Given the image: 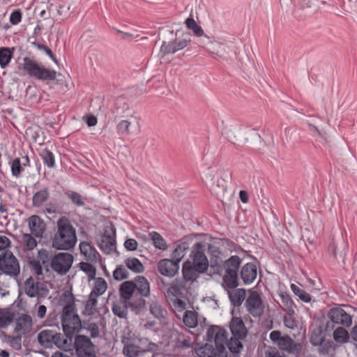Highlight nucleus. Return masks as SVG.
I'll return each instance as SVG.
<instances>
[{
  "mask_svg": "<svg viewBox=\"0 0 357 357\" xmlns=\"http://www.w3.org/2000/svg\"><path fill=\"white\" fill-rule=\"evenodd\" d=\"M77 242L75 229L70 220L64 216L56 222V231L52 238V248L60 250H69Z\"/></svg>",
  "mask_w": 357,
  "mask_h": 357,
  "instance_id": "1",
  "label": "nucleus"
},
{
  "mask_svg": "<svg viewBox=\"0 0 357 357\" xmlns=\"http://www.w3.org/2000/svg\"><path fill=\"white\" fill-rule=\"evenodd\" d=\"M242 263V259L237 255L231 256L225 260L222 264L211 262V269L213 273L220 274L224 272L223 282L229 289H235L238 286V270Z\"/></svg>",
  "mask_w": 357,
  "mask_h": 357,
  "instance_id": "2",
  "label": "nucleus"
},
{
  "mask_svg": "<svg viewBox=\"0 0 357 357\" xmlns=\"http://www.w3.org/2000/svg\"><path fill=\"white\" fill-rule=\"evenodd\" d=\"M61 322L63 333L72 340L82 329V321L77 313L72 297L69 298V301L63 307Z\"/></svg>",
  "mask_w": 357,
  "mask_h": 357,
  "instance_id": "3",
  "label": "nucleus"
},
{
  "mask_svg": "<svg viewBox=\"0 0 357 357\" xmlns=\"http://www.w3.org/2000/svg\"><path fill=\"white\" fill-rule=\"evenodd\" d=\"M229 328L232 335L227 342V348L230 351L229 357H240V353L243 349L241 341L246 337L247 329L240 317H232Z\"/></svg>",
  "mask_w": 357,
  "mask_h": 357,
  "instance_id": "4",
  "label": "nucleus"
},
{
  "mask_svg": "<svg viewBox=\"0 0 357 357\" xmlns=\"http://www.w3.org/2000/svg\"><path fill=\"white\" fill-rule=\"evenodd\" d=\"M38 341L45 348L56 347L63 351H70L73 345L72 340L64 333L50 329L40 331L38 335Z\"/></svg>",
  "mask_w": 357,
  "mask_h": 357,
  "instance_id": "5",
  "label": "nucleus"
},
{
  "mask_svg": "<svg viewBox=\"0 0 357 357\" xmlns=\"http://www.w3.org/2000/svg\"><path fill=\"white\" fill-rule=\"evenodd\" d=\"M22 69L25 74L42 81H53L56 79V72L46 68L36 60L26 56L23 59Z\"/></svg>",
  "mask_w": 357,
  "mask_h": 357,
  "instance_id": "6",
  "label": "nucleus"
},
{
  "mask_svg": "<svg viewBox=\"0 0 357 357\" xmlns=\"http://www.w3.org/2000/svg\"><path fill=\"white\" fill-rule=\"evenodd\" d=\"M77 357H97L96 346L84 335H76L73 345Z\"/></svg>",
  "mask_w": 357,
  "mask_h": 357,
  "instance_id": "7",
  "label": "nucleus"
},
{
  "mask_svg": "<svg viewBox=\"0 0 357 357\" xmlns=\"http://www.w3.org/2000/svg\"><path fill=\"white\" fill-rule=\"evenodd\" d=\"M0 271L10 278H15L20 274L19 261L12 252L7 250L0 254Z\"/></svg>",
  "mask_w": 357,
  "mask_h": 357,
  "instance_id": "8",
  "label": "nucleus"
},
{
  "mask_svg": "<svg viewBox=\"0 0 357 357\" xmlns=\"http://www.w3.org/2000/svg\"><path fill=\"white\" fill-rule=\"evenodd\" d=\"M207 340L208 341H214L215 347L220 352L218 357H229L225 347L227 345V332L226 331L217 326H213L209 328L207 331Z\"/></svg>",
  "mask_w": 357,
  "mask_h": 357,
  "instance_id": "9",
  "label": "nucleus"
},
{
  "mask_svg": "<svg viewBox=\"0 0 357 357\" xmlns=\"http://www.w3.org/2000/svg\"><path fill=\"white\" fill-rule=\"evenodd\" d=\"M218 178L211 173L206 176L210 189L215 193L225 192L227 189V183L231 179V173L229 169H219L216 172Z\"/></svg>",
  "mask_w": 357,
  "mask_h": 357,
  "instance_id": "10",
  "label": "nucleus"
},
{
  "mask_svg": "<svg viewBox=\"0 0 357 357\" xmlns=\"http://www.w3.org/2000/svg\"><path fill=\"white\" fill-rule=\"evenodd\" d=\"M158 349L157 344L149 342L147 338L139 339L138 344H130L123 347L124 355L142 356L146 352H155Z\"/></svg>",
  "mask_w": 357,
  "mask_h": 357,
  "instance_id": "11",
  "label": "nucleus"
},
{
  "mask_svg": "<svg viewBox=\"0 0 357 357\" xmlns=\"http://www.w3.org/2000/svg\"><path fill=\"white\" fill-rule=\"evenodd\" d=\"M270 339L278 345L280 350L290 354H298L301 348V344L296 343L289 335L282 336L281 332L279 331H272L270 334Z\"/></svg>",
  "mask_w": 357,
  "mask_h": 357,
  "instance_id": "12",
  "label": "nucleus"
},
{
  "mask_svg": "<svg viewBox=\"0 0 357 357\" xmlns=\"http://www.w3.org/2000/svg\"><path fill=\"white\" fill-rule=\"evenodd\" d=\"M24 290L27 296L38 299L45 298L49 294L47 286L43 282L36 280L31 276L24 281Z\"/></svg>",
  "mask_w": 357,
  "mask_h": 357,
  "instance_id": "13",
  "label": "nucleus"
},
{
  "mask_svg": "<svg viewBox=\"0 0 357 357\" xmlns=\"http://www.w3.org/2000/svg\"><path fill=\"white\" fill-rule=\"evenodd\" d=\"M205 245L202 243H196L192 248L190 255V259H188L192 266H195L199 270H203L206 272L209 267L208 260L205 255Z\"/></svg>",
  "mask_w": 357,
  "mask_h": 357,
  "instance_id": "14",
  "label": "nucleus"
},
{
  "mask_svg": "<svg viewBox=\"0 0 357 357\" xmlns=\"http://www.w3.org/2000/svg\"><path fill=\"white\" fill-rule=\"evenodd\" d=\"M329 321L326 323V329L331 327V323L349 327L352 324V317L340 306L332 307L327 314Z\"/></svg>",
  "mask_w": 357,
  "mask_h": 357,
  "instance_id": "15",
  "label": "nucleus"
},
{
  "mask_svg": "<svg viewBox=\"0 0 357 357\" xmlns=\"http://www.w3.org/2000/svg\"><path fill=\"white\" fill-rule=\"evenodd\" d=\"M73 262V257L68 252L55 255L51 260V267L57 273L63 275L70 270Z\"/></svg>",
  "mask_w": 357,
  "mask_h": 357,
  "instance_id": "16",
  "label": "nucleus"
},
{
  "mask_svg": "<svg viewBox=\"0 0 357 357\" xmlns=\"http://www.w3.org/2000/svg\"><path fill=\"white\" fill-rule=\"evenodd\" d=\"M133 117L131 109L126 99L119 97L116 99L114 106L109 110V119L114 122L122 118Z\"/></svg>",
  "mask_w": 357,
  "mask_h": 357,
  "instance_id": "17",
  "label": "nucleus"
},
{
  "mask_svg": "<svg viewBox=\"0 0 357 357\" xmlns=\"http://www.w3.org/2000/svg\"><path fill=\"white\" fill-rule=\"evenodd\" d=\"M245 307L254 317H261L264 312V306L259 294L256 291H250L245 300Z\"/></svg>",
  "mask_w": 357,
  "mask_h": 357,
  "instance_id": "18",
  "label": "nucleus"
},
{
  "mask_svg": "<svg viewBox=\"0 0 357 357\" xmlns=\"http://www.w3.org/2000/svg\"><path fill=\"white\" fill-rule=\"evenodd\" d=\"M100 250L107 255L116 251V230L113 227L105 229L104 234L98 241Z\"/></svg>",
  "mask_w": 357,
  "mask_h": 357,
  "instance_id": "19",
  "label": "nucleus"
},
{
  "mask_svg": "<svg viewBox=\"0 0 357 357\" xmlns=\"http://www.w3.org/2000/svg\"><path fill=\"white\" fill-rule=\"evenodd\" d=\"M204 273H206V271L202 269L199 270L195 266H192L189 261H185L182 266V281L190 287L192 284L197 282L200 275Z\"/></svg>",
  "mask_w": 357,
  "mask_h": 357,
  "instance_id": "20",
  "label": "nucleus"
},
{
  "mask_svg": "<svg viewBox=\"0 0 357 357\" xmlns=\"http://www.w3.org/2000/svg\"><path fill=\"white\" fill-rule=\"evenodd\" d=\"M157 268L161 275L173 278L178 272L179 265L170 259H162L158 261Z\"/></svg>",
  "mask_w": 357,
  "mask_h": 357,
  "instance_id": "21",
  "label": "nucleus"
},
{
  "mask_svg": "<svg viewBox=\"0 0 357 357\" xmlns=\"http://www.w3.org/2000/svg\"><path fill=\"white\" fill-rule=\"evenodd\" d=\"M27 222L31 234L36 238H42L46 229L45 221L40 216L33 215L28 218Z\"/></svg>",
  "mask_w": 357,
  "mask_h": 357,
  "instance_id": "22",
  "label": "nucleus"
},
{
  "mask_svg": "<svg viewBox=\"0 0 357 357\" xmlns=\"http://www.w3.org/2000/svg\"><path fill=\"white\" fill-rule=\"evenodd\" d=\"M256 266L252 263L245 264L241 268L240 275L245 284H251L257 278Z\"/></svg>",
  "mask_w": 357,
  "mask_h": 357,
  "instance_id": "23",
  "label": "nucleus"
},
{
  "mask_svg": "<svg viewBox=\"0 0 357 357\" xmlns=\"http://www.w3.org/2000/svg\"><path fill=\"white\" fill-rule=\"evenodd\" d=\"M79 250L82 255L85 257V259L89 262H96L98 259L99 253L96 248L88 242H81L79 243Z\"/></svg>",
  "mask_w": 357,
  "mask_h": 357,
  "instance_id": "24",
  "label": "nucleus"
},
{
  "mask_svg": "<svg viewBox=\"0 0 357 357\" xmlns=\"http://www.w3.org/2000/svg\"><path fill=\"white\" fill-rule=\"evenodd\" d=\"M135 291L142 297H148L150 296V284L148 280L142 275H138L135 278Z\"/></svg>",
  "mask_w": 357,
  "mask_h": 357,
  "instance_id": "25",
  "label": "nucleus"
},
{
  "mask_svg": "<svg viewBox=\"0 0 357 357\" xmlns=\"http://www.w3.org/2000/svg\"><path fill=\"white\" fill-rule=\"evenodd\" d=\"M149 312L160 323L165 322L167 312L158 301H153L150 303Z\"/></svg>",
  "mask_w": 357,
  "mask_h": 357,
  "instance_id": "26",
  "label": "nucleus"
},
{
  "mask_svg": "<svg viewBox=\"0 0 357 357\" xmlns=\"http://www.w3.org/2000/svg\"><path fill=\"white\" fill-rule=\"evenodd\" d=\"M190 287L189 285H186L182 280L180 282L173 283L167 289V293L174 296H183L185 293H189Z\"/></svg>",
  "mask_w": 357,
  "mask_h": 357,
  "instance_id": "27",
  "label": "nucleus"
},
{
  "mask_svg": "<svg viewBox=\"0 0 357 357\" xmlns=\"http://www.w3.org/2000/svg\"><path fill=\"white\" fill-rule=\"evenodd\" d=\"M135 291V282L132 280L123 282L119 288L120 296L126 301L131 298Z\"/></svg>",
  "mask_w": 357,
  "mask_h": 357,
  "instance_id": "28",
  "label": "nucleus"
},
{
  "mask_svg": "<svg viewBox=\"0 0 357 357\" xmlns=\"http://www.w3.org/2000/svg\"><path fill=\"white\" fill-rule=\"evenodd\" d=\"M31 234H22L21 237V243L23 247V250L25 252H29L34 250L37 246V241Z\"/></svg>",
  "mask_w": 357,
  "mask_h": 357,
  "instance_id": "29",
  "label": "nucleus"
},
{
  "mask_svg": "<svg viewBox=\"0 0 357 357\" xmlns=\"http://www.w3.org/2000/svg\"><path fill=\"white\" fill-rule=\"evenodd\" d=\"M246 295L244 289H236L229 292V298L234 306H240L245 300Z\"/></svg>",
  "mask_w": 357,
  "mask_h": 357,
  "instance_id": "30",
  "label": "nucleus"
},
{
  "mask_svg": "<svg viewBox=\"0 0 357 357\" xmlns=\"http://www.w3.org/2000/svg\"><path fill=\"white\" fill-rule=\"evenodd\" d=\"M32 318L29 314H22L17 320V328L24 333H29L32 328Z\"/></svg>",
  "mask_w": 357,
  "mask_h": 357,
  "instance_id": "31",
  "label": "nucleus"
},
{
  "mask_svg": "<svg viewBox=\"0 0 357 357\" xmlns=\"http://www.w3.org/2000/svg\"><path fill=\"white\" fill-rule=\"evenodd\" d=\"M325 340V335L322 328L320 326L314 327L312 331L310 337V343L313 346H320Z\"/></svg>",
  "mask_w": 357,
  "mask_h": 357,
  "instance_id": "32",
  "label": "nucleus"
},
{
  "mask_svg": "<svg viewBox=\"0 0 357 357\" xmlns=\"http://www.w3.org/2000/svg\"><path fill=\"white\" fill-rule=\"evenodd\" d=\"M350 337V333H349L343 326L337 327L333 332V339L337 343H347L349 342Z\"/></svg>",
  "mask_w": 357,
  "mask_h": 357,
  "instance_id": "33",
  "label": "nucleus"
},
{
  "mask_svg": "<svg viewBox=\"0 0 357 357\" xmlns=\"http://www.w3.org/2000/svg\"><path fill=\"white\" fill-rule=\"evenodd\" d=\"M199 357H218L220 352L213 345L206 344L199 347L196 351Z\"/></svg>",
  "mask_w": 357,
  "mask_h": 357,
  "instance_id": "34",
  "label": "nucleus"
},
{
  "mask_svg": "<svg viewBox=\"0 0 357 357\" xmlns=\"http://www.w3.org/2000/svg\"><path fill=\"white\" fill-rule=\"evenodd\" d=\"M14 48L0 47V66L6 68L10 63L13 56Z\"/></svg>",
  "mask_w": 357,
  "mask_h": 357,
  "instance_id": "35",
  "label": "nucleus"
},
{
  "mask_svg": "<svg viewBox=\"0 0 357 357\" xmlns=\"http://www.w3.org/2000/svg\"><path fill=\"white\" fill-rule=\"evenodd\" d=\"M128 305L126 301H119L113 303L112 309L116 316L120 318H126L128 314Z\"/></svg>",
  "mask_w": 357,
  "mask_h": 357,
  "instance_id": "36",
  "label": "nucleus"
},
{
  "mask_svg": "<svg viewBox=\"0 0 357 357\" xmlns=\"http://www.w3.org/2000/svg\"><path fill=\"white\" fill-rule=\"evenodd\" d=\"M124 263L128 268L135 273H140L144 271L143 264L137 258H128L125 260Z\"/></svg>",
  "mask_w": 357,
  "mask_h": 357,
  "instance_id": "37",
  "label": "nucleus"
},
{
  "mask_svg": "<svg viewBox=\"0 0 357 357\" xmlns=\"http://www.w3.org/2000/svg\"><path fill=\"white\" fill-rule=\"evenodd\" d=\"M50 197L49 191L47 188L36 192L33 196V205L36 207H40Z\"/></svg>",
  "mask_w": 357,
  "mask_h": 357,
  "instance_id": "38",
  "label": "nucleus"
},
{
  "mask_svg": "<svg viewBox=\"0 0 357 357\" xmlns=\"http://www.w3.org/2000/svg\"><path fill=\"white\" fill-rule=\"evenodd\" d=\"M107 288V284L105 280L102 278H97L95 279V284L91 294L99 297L106 291Z\"/></svg>",
  "mask_w": 357,
  "mask_h": 357,
  "instance_id": "39",
  "label": "nucleus"
},
{
  "mask_svg": "<svg viewBox=\"0 0 357 357\" xmlns=\"http://www.w3.org/2000/svg\"><path fill=\"white\" fill-rule=\"evenodd\" d=\"M149 236L153 241L154 246L162 250H165L167 248L166 241L164 238L158 232L152 231L149 233Z\"/></svg>",
  "mask_w": 357,
  "mask_h": 357,
  "instance_id": "40",
  "label": "nucleus"
},
{
  "mask_svg": "<svg viewBox=\"0 0 357 357\" xmlns=\"http://www.w3.org/2000/svg\"><path fill=\"white\" fill-rule=\"evenodd\" d=\"M188 249L186 243L178 244L172 253L171 260H174L179 265L180 261L183 258L185 254V250Z\"/></svg>",
  "mask_w": 357,
  "mask_h": 357,
  "instance_id": "41",
  "label": "nucleus"
},
{
  "mask_svg": "<svg viewBox=\"0 0 357 357\" xmlns=\"http://www.w3.org/2000/svg\"><path fill=\"white\" fill-rule=\"evenodd\" d=\"M226 49L227 46L225 44L219 42H214L211 43L208 51L211 54H216L220 57L226 58L227 54Z\"/></svg>",
  "mask_w": 357,
  "mask_h": 357,
  "instance_id": "42",
  "label": "nucleus"
},
{
  "mask_svg": "<svg viewBox=\"0 0 357 357\" xmlns=\"http://www.w3.org/2000/svg\"><path fill=\"white\" fill-rule=\"evenodd\" d=\"M185 24L188 29H190L192 31L193 33L196 36H202L204 34V30L202 28L197 24L196 21L193 19V17H188L185 21Z\"/></svg>",
  "mask_w": 357,
  "mask_h": 357,
  "instance_id": "43",
  "label": "nucleus"
},
{
  "mask_svg": "<svg viewBox=\"0 0 357 357\" xmlns=\"http://www.w3.org/2000/svg\"><path fill=\"white\" fill-rule=\"evenodd\" d=\"M97 296L93 295L90 293L89 299L86 302L84 311L89 315H92L96 312V306L98 303Z\"/></svg>",
  "mask_w": 357,
  "mask_h": 357,
  "instance_id": "44",
  "label": "nucleus"
},
{
  "mask_svg": "<svg viewBox=\"0 0 357 357\" xmlns=\"http://www.w3.org/2000/svg\"><path fill=\"white\" fill-rule=\"evenodd\" d=\"M183 321L185 326L189 328H195L197 325V318L196 313L191 310H187L184 313Z\"/></svg>",
  "mask_w": 357,
  "mask_h": 357,
  "instance_id": "45",
  "label": "nucleus"
},
{
  "mask_svg": "<svg viewBox=\"0 0 357 357\" xmlns=\"http://www.w3.org/2000/svg\"><path fill=\"white\" fill-rule=\"evenodd\" d=\"M131 121L129 119L120 120L117 122L116 129L118 134L121 135H129L130 134V127Z\"/></svg>",
  "mask_w": 357,
  "mask_h": 357,
  "instance_id": "46",
  "label": "nucleus"
},
{
  "mask_svg": "<svg viewBox=\"0 0 357 357\" xmlns=\"http://www.w3.org/2000/svg\"><path fill=\"white\" fill-rule=\"evenodd\" d=\"M40 156L43 158V162L48 167L52 168L55 165V158L53 153L48 149H45L40 153Z\"/></svg>",
  "mask_w": 357,
  "mask_h": 357,
  "instance_id": "47",
  "label": "nucleus"
},
{
  "mask_svg": "<svg viewBox=\"0 0 357 357\" xmlns=\"http://www.w3.org/2000/svg\"><path fill=\"white\" fill-rule=\"evenodd\" d=\"M290 287L293 293L297 296L302 301L305 303L310 302L312 298L307 292L303 289H301L295 284H291Z\"/></svg>",
  "mask_w": 357,
  "mask_h": 357,
  "instance_id": "48",
  "label": "nucleus"
},
{
  "mask_svg": "<svg viewBox=\"0 0 357 357\" xmlns=\"http://www.w3.org/2000/svg\"><path fill=\"white\" fill-rule=\"evenodd\" d=\"M65 195L71 200V202L77 206H83L85 204L84 198L78 192L74 191H67Z\"/></svg>",
  "mask_w": 357,
  "mask_h": 357,
  "instance_id": "49",
  "label": "nucleus"
},
{
  "mask_svg": "<svg viewBox=\"0 0 357 357\" xmlns=\"http://www.w3.org/2000/svg\"><path fill=\"white\" fill-rule=\"evenodd\" d=\"M84 328L90 334V338H98L100 337V331L97 324L94 322L85 323Z\"/></svg>",
  "mask_w": 357,
  "mask_h": 357,
  "instance_id": "50",
  "label": "nucleus"
},
{
  "mask_svg": "<svg viewBox=\"0 0 357 357\" xmlns=\"http://www.w3.org/2000/svg\"><path fill=\"white\" fill-rule=\"evenodd\" d=\"M79 265L80 269L87 275L90 280L95 279L96 269L92 264L88 262H81Z\"/></svg>",
  "mask_w": 357,
  "mask_h": 357,
  "instance_id": "51",
  "label": "nucleus"
},
{
  "mask_svg": "<svg viewBox=\"0 0 357 357\" xmlns=\"http://www.w3.org/2000/svg\"><path fill=\"white\" fill-rule=\"evenodd\" d=\"M10 167L12 175L17 178H18L21 173L24 171L21 160L19 158H16L13 160Z\"/></svg>",
  "mask_w": 357,
  "mask_h": 357,
  "instance_id": "52",
  "label": "nucleus"
},
{
  "mask_svg": "<svg viewBox=\"0 0 357 357\" xmlns=\"http://www.w3.org/2000/svg\"><path fill=\"white\" fill-rule=\"evenodd\" d=\"M175 43L174 41H171L167 44L165 42H163L162 45L160 47V52L162 54V56H165L169 54H174L176 52V49H175Z\"/></svg>",
  "mask_w": 357,
  "mask_h": 357,
  "instance_id": "53",
  "label": "nucleus"
},
{
  "mask_svg": "<svg viewBox=\"0 0 357 357\" xmlns=\"http://www.w3.org/2000/svg\"><path fill=\"white\" fill-rule=\"evenodd\" d=\"M113 277L116 280L121 281L129 277L128 271L121 266L117 267L113 272Z\"/></svg>",
  "mask_w": 357,
  "mask_h": 357,
  "instance_id": "54",
  "label": "nucleus"
},
{
  "mask_svg": "<svg viewBox=\"0 0 357 357\" xmlns=\"http://www.w3.org/2000/svg\"><path fill=\"white\" fill-rule=\"evenodd\" d=\"M312 2L305 3L302 6V10L305 11V15H310L314 13H316L319 8L314 3L317 2V0H312Z\"/></svg>",
  "mask_w": 357,
  "mask_h": 357,
  "instance_id": "55",
  "label": "nucleus"
},
{
  "mask_svg": "<svg viewBox=\"0 0 357 357\" xmlns=\"http://www.w3.org/2000/svg\"><path fill=\"white\" fill-rule=\"evenodd\" d=\"M32 45L34 47H36L38 50L44 51L46 53V54L48 55L55 63H57V59L54 56L52 51L47 45L36 42H33Z\"/></svg>",
  "mask_w": 357,
  "mask_h": 357,
  "instance_id": "56",
  "label": "nucleus"
},
{
  "mask_svg": "<svg viewBox=\"0 0 357 357\" xmlns=\"http://www.w3.org/2000/svg\"><path fill=\"white\" fill-rule=\"evenodd\" d=\"M128 306L130 307L132 310H140L145 307L146 301L142 298H138L135 301H130L127 303Z\"/></svg>",
  "mask_w": 357,
  "mask_h": 357,
  "instance_id": "57",
  "label": "nucleus"
},
{
  "mask_svg": "<svg viewBox=\"0 0 357 357\" xmlns=\"http://www.w3.org/2000/svg\"><path fill=\"white\" fill-rule=\"evenodd\" d=\"M266 357H287V356L282 351H279L275 347H270L265 351Z\"/></svg>",
  "mask_w": 357,
  "mask_h": 357,
  "instance_id": "58",
  "label": "nucleus"
},
{
  "mask_svg": "<svg viewBox=\"0 0 357 357\" xmlns=\"http://www.w3.org/2000/svg\"><path fill=\"white\" fill-rule=\"evenodd\" d=\"M22 20V12L20 10H15L11 13L10 22L12 24L16 25Z\"/></svg>",
  "mask_w": 357,
  "mask_h": 357,
  "instance_id": "59",
  "label": "nucleus"
},
{
  "mask_svg": "<svg viewBox=\"0 0 357 357\" xmlns=\"http://www.w3.org/2000/svg\"><path fill=\"white\" fill-rule=\"evenodd\" d=\"M280 297L284 306L287 307H291L292 306L293 301L289 294L286 292H282L280 294Z\"/></svg>",
  "mask_w": 357,
  "mask_h": 357,
  "instance_id": "60",
  "label": "nucleus"
},
{
  "mask_svg": "<svg viewBox=\"0 0 357 357\" xmlns=\"http://www.w3.org/2000/svg\"><path fill=\"white\" fill-rule=\"evenodd\" d=\"M30 265L31 266L32 270L37 275H40L43 274V267L40 264V261L33 259L30 261Z\"/></svg>",
  "mask_w": 357,
  "mask_h": 357,
  "instance_id": "61",
  "label": "nucleus"
},
{
  "mask_svg": "<svg viewBox=\"0 0 357 357\" xmlns=\"http://www.w3.org/2000/svg\"><path fill=\"white\" fill-rule=\"evenodd\" d=\"M137 245V241L134 238H128L124 243L125 248L130 251L136 250Z\"/></svg>",
  "mask_w": 357,
  "mask_h": 357,
  "instance_id": "62",
  "label": "nucleus"
},
{
  "mask_svg": "<svg viewBox=\"0 0 357 357\" xmlns=\"http://www.w3.org/2000/svg\"><path fill=\"white\" fill-rule=\"evenodd\" d=\"M38 258L40 262L41 261L43 264L49 261V252L45 249H40L38 252Z\"/></svg>",
  "mask_w": 357,
  "mask_h": 357,
  "instance_id": "63",
  "label": "nucleus"
},
{
  "mask_svg": "<svg viewBox=\"0 0 357 357\" xmlns=\"http://www.w3.org/2000/svg\"><path fill=\"white\" fill-rule=\"evenodd\" d=\"M285 326L289 328H294L296 326V321L291 316H284L283 319Z\"/></svg>",
  "mask_w": 357,
  "mask_h": 357,
  "instance_id": "64",
  "label": "nucleus"
}]
</instances>
